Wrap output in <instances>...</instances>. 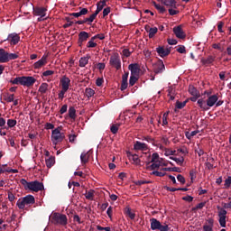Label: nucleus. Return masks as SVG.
<instances>
[{"label":"nucleus","mask_w":231,"mask_h":231,"mask_svg":"<svg viewBox=\"0 0 231 231\" xmlns=\"http://www.w3.org/2000/svg\"><path fill=\"white\" fill-rule=\"evenodd\" d=\"M162 171H164L165 172L169 171H172V172H180V168L178 167H173V168H162Z\"/></svg>","instance_id":"nucleus-47"},{"label":"nucleus","mask_w":231,"mask_h":231,"mask_svg":"<svg viewBox=\"0 0 231 231\" xmlns=\"http://www.w3.org/2000/svg\"><path fill=\"white\" fill-rule=\"evenodd\" d=\"M97 42H91L89 41L88 43H87V48H97Z\"/></svg>","instance_id":"nucleus-62"},{"label":"nucleus","mask_w":231,"mask_h":231,"mask_svg":"<svg viewBox=\"0 0 231 231\" xmlns=\"http://www.w3.org/2000/svg\"><path fill=\"white\" fill-rule=\"evenodd\" d=\"M204 231H214V219L208 218L203 226Z\"/></svg>","instance_id":"nucleus-18"},{"label":"nucleus","mask_w":231,"mask_h":231,"mask_svg":"<svg viewBox=\"0 0 231 231\" xmlns=\"http://www.w3.org/2000/svg\"><path fill=\"white\" fill-rule=\"evenodd\" d=\"M10 42L11 45L15 46V44H19V41H21V36L16 32L10 33L6 39Z\"/></svg>","instance_id":"nucleus-12"},{"label":"nucleus","mask_w":231,"mask_h":231,"mask_svg":"<svg viewBox=\"0 0 231 231\" xmlns=\"http://www.w3.org/2000/svg\"><path fill=\"white\" fill-rule=\"evenodd\" d=\"M17 125V120L15 119H8L7 120V129H12Z\"/></svg>","instance_id":"nucleus-36"},{"label":"nucleus","mask_w":231,"mask_h":231,"mask_svg":"<svg viewBox=\"0 0 231 231\" xmlns=\"http://www.w3.org/2000/svg\"><path fill=\"white\" fill-rule=\"evenodd\" d=\"M162 3L170 8H176V2L174 0H162Z\"/></svg>","instance_id":"nucleus-30"},{"label":"nucleus","mask_w":231,"mask_h":231,"mask_svg":"<svg viewBox=\"0 0 231 231\" xmlns=\"http://www.w3.org/2000/svg\"><path fill=\"white\" fill-rule=\"evenodd\" d=\"M16 59H19V54L7 52V62H10V60H15Z\"/></svg>","instance_id":"nucleus-37"},{"label":"nucleus","mask_w":231,"mask_h":231,"mask_svg":"<svg viewBox=\"0 0 231 231\" xmlns=\"http://www.w3.org/2000/svg\"><path fill=\"white\" fill-rule=\"evenodd\" d=\"M110 66L116 68V69H121L122 68V61L120 60V56L118 53H116L110 57L109 60Z\"/></svg>","instance_id":"nucleus-9"},{"label":"nucleus","mask_w":231,"mask_h":231,"mask_svg":"<svg viewBox=\"0 0 231 231\" xmlns=\"http://www.w3.org/2000/svg\"><path fill=\"white\" fill-rule=\"evenodd\" d=\"M128 69L131 71V75L134 77H140L143 71L142 70V65L138 63H132L128 66Z\"/></svg>","instance_id":"nucleus-8"},{"label":"nucleus","mask_w":231,"mask_h":231,"mask_svg":"<svg viewBox=\"0 0 231 231\" xmlns=\"http://www.w3.org/2000/svg\"><path fill=\"white\" fill-rule=\"evenodd\" d=\"M189 92L190 93V95H192V97H199V92L198 91V89H196V88H194V86L189 87Z\"/></svg>","instance_id":"nucleus-35"},{"label":"nucleus","mask_w":231,"mask_h":231,"mask_svg":"<svg viewBox=\"0 0 231 231\" xmlns=\"http://www.w3.org/2000/svg\"><path fill=\"white\" fill-rule=\"evenodd\" d=\"M173 33L177 37V39H185L187 37V34L185 32H183V28L181 25H178L173 28Z\"/></svg>","instance_id":"nucleus-13"},{"label":"nucleus","mask_w":231,"mask_h":231,"mask_svg":"<svg viewBox=\"0 0 231 231\" xmlns=\"http://www.w3.org/2000/svg\"><path fill=\"white\" fill-rule=\"evenodd\" d=\"M158 158H160V155H158V153H152L151 158L152 164L150 166H147V169L151 167V169L154 171V169H160V165H163V167H167V163H162V162H158Z\"/></svg>","instance_id":"nucleus-7"},{"label":"nucleus","mask_w":231,"mask_h":231,"mask_svg":"<svg viewBox=\"0 0 231 231\" xmlns=\"http://www.w3.org/2000/svg\"><path fill=\"white\" fill-rule=\"evenodd\" d=\"M64 138H66V135L64 134V133H60V127L52 130L51 141H52V143H54V145H57V143L62 142Z\"/></svg>","instance_id":"nucleus-4"},{"label":"nucleus","mask_w":231,"mask_h":231,"mask_svg":"<svg viewBox=\"0 0 231 231\" xmlns=\"http://www.w3.org/2000/svg\"><path fill=\"white\" fill-rule=\"evenodd\" d=\"M45 163L48 169H51L52 165H55V157L51 156L48 159H45Z\"/></svg>","instance_id":"nucleus-27"},{"label":"nucleus","mask_w":231,"mask_h":231,"mask_svg":"<svg viewBox=\"0 0 231 231\" xmlns=\"http://www.w3.org/2000/svg\"><path fill=\"white\" fill-rule=\"evenodd\" d=\"M69 116L72 120H75V118H77V110L75 109V106H69Z\"/></svg>","instance_id":"nucleus-29"},{"label":"nucleus","mask_w":231,"mask_h":231,"mask_svg":"<svg viewBox=\"0 0 231 231\" xmlns=\"http://www.w3.org/2000/svg\"><path fill=\"white\" fill-rule=\"evenodd\" d=\"M46 12H48V9L46 7H41V6L32 7L33 15H37L39 17H46Z\"/></svg>","instance_id":"nucleus-11"},{"label":"nucleus","mask_w":231,"mask_h":231,"mask_svg":"<svg viewBox=\"0 0 231 231\" xmlns=\"http://www.w3.org/2000/svg\"><path fill=\"white\" fill-rule=\"evenodd\" d=\"M146 32L149 33V39H152V37H154V35H156V33H158V28L157 27H152L150 28L149 27H145Z\"/></svg>","instance_id":"nucleus-23"},{"label":"nucleus","mask_w":231,"mask_h":231,"mask_svg":"<svg viewBox=\"0 0 231 231\" xmlns=\"http://www.w3.org/2000/svg\"><path fill=\"white\" fill-rule=\"evenodd\" d=\"M8 51H5V49H0V62L5 64L7 62Z\"/></svg>","instance_id":"nucleus-22"},{"label":"nucleus","mask_w":231,"mask_h":231,"mask_svg":"<svg viewBox=\"0 0 231 231\" xmlns=\"http://www.w3.org/2000/svg\"><path fill=\"white\" fill-rule=\"evenodd\" d=\"M217 100H219V97H217V95L209 96L207 99V104H208V109H210V107H214V106H216Z\"/></svg>","instance_id":"nucleus-17"},{"label":"nucleus","mask_w":231,"mask_h":231,"mask_svg":"<svg viewBox=\"0 0 231 231\" xmlns=\"http://www.w3.org/2000/svg\"><path fill=\"white\" fill-rule=\"evenodd\" d=\"M21 185H23L25 190H32V192H39L44 190V184L39 180H33L28 182L25 179L20 180Z\"/></svg>","instance_id":"nucleus-1"},{"label":"nucleus","mask_w":231,"mask_h":231,"mask_svg":"<svg viewBox=\"0 0 231 231\" xmlns=\"http://www.w3.org/2000/svg\"><path fill=\"white\" fill-rule=\"evenodd\" d=\"M84 196L86 197V199L93 201V198H95V191L93 189H89L88 191H86V194H84Z\"/></svg>","instance_id":"nucleus-32"},{"label":"nucleus","mask_w":231,"mask_h":231,"mask_svg":"<svg viewBox=\"0 0 231 231\" xmlns=\"http://www.w3.org/2000/svg\"><path fill=\"white\" fill-rule=\"evenodd\" d=\"M153 71L154 73H163L165 71V64L162 60H159L153 65Z\"/></svg>","instance_id":"nucleus-15"},{"label":"nucleus","mask_w":231,"mask_h":231,"mask_svg":"<svg viewBox=\"0 0 231 231\" xmlns=\"http://www.w3.org/2000/svg\"><path fill=\"white\" fill-rule=\"evenodd\" d=\"M138 79H140V77L131 75L129 79V86H134V84H136V82L138 81Z\"/></svg>","instance_id":"nucleus-39"},{"label":"nucleus","mask_w":231,"mask_h":231,"mask_svg":"<svg viewBox=\"0 0 231 231\" xmlns=\"http://www.w3.org/2000/svg\"><path fill=\"white\" fill-rule=\"evenodd\" d=\"M120 127V125H112L110 127V131L113 134H116L118 133V128Z\"/></svg>","instance_id":"nucleus-45"},{"label":"nucleus","mask_w":231,"mask_h":231,"mask_svg":"<svg viewBox=\"0 0 231 231\" xmlns=\"http://www.w3.org/2000/svg\"><path fill=\"white\" fill-rule=\"evenodd\" d=\"M49 85L48 83H42L38 91L41 93V95H45V93L48 91Z\"/></svg>","instance_id":"nucleus-28"},{"label":"nucleus","mask_w":231,"mask_h":231,"mask_svg":"<svg viewBox=\"0 0 231 231\" xmlns=\"http://www.w3.org/2000/svg\"><path fill=\"white\" fill-rule=\"evenodd\" d=\"M168 93H169L168 95H169L171 100H174V98H175V97H174V90L172 88H169L168 89Z\"/></svg>","instance_id":"nucleus-61"},{"label":"nucleus","mask_w":231,"mask_h":231,"mask_svg":"<svg viewBox=\"0 0 231 231\" xmlns=\"http://www.w3.org/2000/svg\"><path fill=\"white\" fill-rule=\"evenodd\" d=\"M10 83L16 86H22V77H17L14 79H11Z\"/></svg>","instance_id":"nucleus-43"},{"label":"nucleus","mask_w":231,"mask_h":231,"mask_svg":"<svg viewBox=\"0 0 231 231\" xmlns=\"http://www.w3.org/2000/svg\"><path fill=\"white\" fill-rule=\"evenodd\" d=\"M156 10H158V12H160V14H165V7H163V5H160V4H156L155 2L153 3Z\"/></svg>","instance_id":"nucleus-42"},{"label":"nucleus","mask_w":231,"mask_h":231,"mask_svg":"<svg viewBox=\"0 0 231 231\" xmlns=\"http://www.w3.org/2000/svg\"><path fill=\"white\" fill-rule=\"evenodd\" d=\"M97 15L98 14L97 13H94L88 17V24H91V23H93V21L97 19Z\"/></svg>","instance_id":"nucleus-60"},{"label":"nucleus","mask_w":231,"mask_h":231,"mask_svg":"<svg viewBox=\"0 0 231 231\" xmlns=\"http://www.w3.org/2000/svg\"><path fill=\"white\" fill-rule=\"evenodd\" d=\"M152 174H153L154 176H159V178H162L165 176L166 172L165 171H163V169H162V171H154L152 172Z\"/></svg>","instance_id":"nucleus-46"},{"label":"nucleus","mask_w":231,"mask_h":231,"mask_svg":"<svg viewBox=\"0 0 231 231\" xmlns=\"http://www.w3.org/2000/svg\"><path fill=\"white\" fill-rule=\"evenodd\" d=\"M125 214L126 216H128V217H130V219H134L135 217L134 213H133V211L129 208L126 209Z\"/></svg>","instance_id":"nucleus-53"},{"label":"nucleus","mask_w":231,"mask_h":231,"mask_svg":"<svg viewBox=\"0 0 231 231\" xmlns=\"http://www.w3.org/2000/svg\"><path fill=\"white\" fill-rule=\"evenodd\" d=\"M89 38V33H88L87 32H80L79 33V40H78V44L79 46H82L84 44V42H86V41H88V39Z\"/></svg>","instance_id":"nucleus-16"},{"label":"nucleus","mask_w":231,"mask_h":231,"mask_svg":"<svg viewBox=\"0 0 231 231\" xmlns=\"http://www.w3.org/2000/svg\"><path fill=\"white\" fill-rule=\"evenodd\" d=\"M170 160H173V162H176L178 165H183V162H185V159L183 157H180V158L170 157Z\"/></svg>","instance_id":"nucleus-40"},{"label":"nucleus","mask_w":231,"mask_h":231,"mask_svg":"<svg viewBox=\"0 0 231 231\" xmlns=\"http://www.w3.org/2000/svg\"><path fill=\"white\" fill-rule=\"evenodd\" d=\"M177 180H178V181H180V183H185V177H183L181 174H179L178 176H177Z\"/></svg>","instance_id":"nucleus-63"},{"label":"nucleus","mask_w":231,"mask_h":231,"mask_svg":"<svg viewBox=\"0 0 231 231\" xmlns=\"http://www.w3.org/2000/svg\"><path fill=\"white\" fill-rule=\"evenodd\" d=\"M89 62V58L83 57L79 59V68H86V65Z\"/></svg>","instance_id":"nucleus-34"},{"label":"nucleus","mask_w":231,"mask_h":231,"mask_svg":"<svg viewBox=\"0 0 231 231\" xmlns=\"http://www.w3.org/2000/svg\"><path fill=\"white\" fill-rule=\"evenodd\" d=\"M79 12L78 13H71L69 14V16L70 17H76V18H79V17H82V15H88V8H82V7H79Z\"/></svg>","instance_id":"nucleus-19"},{"label":"nucleus","mask_w":231,"mask_h":231,"mask_svg":"<svg viewBox=\"0 0 231 231\" xmlns=\"http://www.w3.org/2000/svg\"><path fill=\"white\" fill-rule=\"evenodd\" d=\"M37 79L32 76H22V86L24 88H32Z\"/></svg>","instance_id":"nucleus-10"},{"label":"nucleus","mask_w":231,"mask_h":231,"mask_svg":"<svg viewBox=\"0 0 231 231\" xmlns=\"http://www.w3.org/2000/svg\"><path fill=\"white\" fill-rule=\"evenodd\" d=\"M214 57L208 56L206 60H202L203 64H212Z\"/></svg>","instance_id":"nucleus-55"},{"label":"nucleus","mask_w":231,"mask_h":231,"mask_svg":"<svg viewBox=\"0 0 231 231\" xmlns=\"http://www.w3.org/2000/svg\"><path fill=\"white\" fill-rule=\"evenodd\" d=\"M52 223L54 225H60L61 226H66V225H68V217L64 214L53 213Z\"/></svg>","instance_id":"nucleus-3"},{"label":"nucleus","mask_w":231,"mask_h":231,"mask_svg":"<svg viewBox=\"0 0 231 231\" xmlns=\"http://www.w3.org/2000/svg\"><path fill=\"white\" fill-rule=\"evenodd\" d=\"M127 79H129V72H125L122 77L121 91H125V89H127Z\"/></svg>","instance_id":"nucleus-20"},{"label":"nucleus","mask_w":231,"mask_h":231,"mask_svg":"<svg viewBox=\"0 0 231 231\" xmlns=\"http://www.w3.org/2000/svg\"><path fill=\"white\" fill-rule=\"evenodd\" d=\"M104 6H106V1L98 2L95 14H97L98 15V14H100V12H102V10H104Z\"/></svg>","instance_id":"nucleus-33"},{"label":"nucleus","mask_w":231,"mask_h":231,"mask_svg":"<svg viewBox=\"0 0 231 231\" xmlns=\"http://www.w3.org/2000/svg\"><path fill=\"white\" fill-rule=\"evenodd\" d=\"M60 84L61 85V89H69V86H71V79L67 76H63L60 79Z\"/></svg>","instance_id":"nucleus-14"},{"label":"nucleus","mask_w":231,"mask_h":231,"mask_svg":"<svg viewBox=\"0 0 231 231\" xmlns=\"http://www.w3.org/2000/svg\"><path fill=\"white\" fill-rule=\"evenodd\" d=\"M14 97H15V95H14V94L5 93V94H4V100H5V102L10 104V102H14Z\"/></svg>","instance_id":"nucleus-31"},{"label":"nucleus","mask_w":231,"mask_h":231,"mask_svg":"<svg viewBox=\"0 0 231 231\" xmlns=\"http://www.w3.org/2000/svg\"><path fill=\"white\" fill-rule=\"evenodd\" d=\"M65 20L67 23L63 24V28H69V26H73V22H71V18L66 17Z\"/></svg>","instance_id":"nucleus-50"},{"label":"nucleus","mask_w":231,"mask_h":231,"mask_svg":"<svg viewBox=\"0 0 231 231\" xmlns=\"http://www.w3.org/2000/svg\"><path fill=\"white\" fill-rule=\"evenodd\" d=\"M42 66H46V63L41 60L33 64L34 69H40V68H42Z\"/></svg>","instance_id":"nucleus-41"},{"label":"nucleus","mask_w":231,"mask_h":231,"mask_svg":"<svg viewBox=\"0 0 231 231\" xmlns=\"http://www.w3.org/2000/svg\"><path fill=\"white\" fill-rule=\"evenodd\" d=\"M164 154L165 156H175L176 151H172L171 149H165Z\"/></svg>","instance_id":"nucleus-51"},{"label":"nucleus","mask_w":231,"mask_h":231,"mask_svg":"<svg viewBox=\"0 0 231 231\" xmlns=\"http://www.w3.org/2000/svg\"><path fill=\"white\" fill-rule=\"evenodd\" d=\"M185 106H187V101H184V102L177 101V103H176L177 109H183V107H185Z\"/></svg>","instance_id":"nucleus-54"},{"label":"nucleus","mask_w":231,"mask_h":231,"mask_svg":"<svg viewBox=\"0 0 231 231\" xmlns=\"http://www.w3.org/2000/svg\"><path fill=\"white\" fill-rule=\"evenodd\" d=\"M55 71L53 70H46L42 72V77H51V75H54Z\"/></svg>","instance_id":"nucleus-59"},{"label":"nucleus","mask_w":231,"mask_h":231,"mask_svg":"<svg viewBox=\"0 0 231 231\" xmlns=\"http://www.w3.org/2000/svg\"><path fill=\"white\" fill-rule=\"evenodd\" d=\"M217 210H218V223L222 228L226 227V214L227 212L226 211L225 208L217 206Z\"/></svg>","instance_id":"nucleus-5"},{"label":"nucleus","mask_w":231,"mask_h":231,"mask_svg":"<svg viewBox=\"0 0 231 231\" xmlns=\"http://www.w3.org/2000/svg\"><path fill=\"white\" fill-rule=\"evenodd\" d=\"M80 161L82 165H86V163H88L89 162V152H82L80 154Z\"/></svg>","instance_id":"nucleus-24"},{"label":"nucleus","mask_w":231,"mask_h":231,"mask_svg":"<svg viewBox=\"0 0 231 231\" xmlns=\"http://www.w3.org/2000/svg\"><path fill=\"white\" fill-rule=\"evenodd\" d=\"M0 127L2 129H8V127H6V119L1 116H0Z\"/></svg>","instance_id":"nucleus-52"},{"label":"nucleus","mask_w":231,"mask_h":231,"mask_svg":"<svg viewBox=\"0 0 231 231\" xmlns=\"http://www.w3.org/2000/svg\"><path fill=\"white\" fill-rule=\"evenodd\" d=\"M68 92V90L65 88H61L60 92L58 94V97L60 100L64 99V95H66V93Z\"/></svg>","instance_id":"nucleus-57"},{"label":"nucleus","mask_w":231,"mask_h":231,"mask_svg":"<svg viewBox=\"0 0 231 231\" xmlns=\"http://www.w3.org/2000/svg\"><path fill=\"white\" fill-rule=\"evenodd\" d=\"M123 55L124 57H131V52L129 51V49L123 50Z\"/></svg>","instance_id":"nucleus-64"},{"label":"nucleus","mask_w":231,"mask_h":231,"mask_svg":"<svg viewBox=\"0 0 231 231\" xmlns=\"http://www.w3.org/2000/svg\"><path fill=\"white\" fill-rule=\"evenodd\" d=\"M231 185V177H227L225 180L224 188L230 189Z\"/></svg>","instance_id":"nucleus-58"},{"label":"nucleus","mask_w":231,"mask_h":231,"mask_svg":"<svg viewBox=\"0 0 231 231\" xmlns=\"http://www.w3.org/2000/svg\"><path fill=\"white\" fill-rule=\"evenodd\" d=\"M151 228L152 230L169 231V226L166 224L162 225V223L156 218L151 219Z\"/></svg>","instance_id":"nucleus-6"},{"label":"nucleus","mask_w":231,"mask_h":231,"mask_svg":"<svg viewBox=\"0 0 231 231\" xmlns=\"http://www.w3.org/2000/svg\"><path fill=\"white\" fill-rule=\"evenodd\" d=\"M156 51L160 57H167V55L171 54V51L167 48L159 47L156 49Z\"/></svg>","instance_id":"nucleus-21"},{"label":"nucleus","mask_w":231,"mask_h":231,"mask_svg":"<svg viewBox=\"0 0 231 231\" xmlns=\"http://www.w3.org/2000/svg\"><path fill=\"white\" fill-rule=\"evenodd\" d=\"M198 104L200 109H203V111H208V105L207 101L203 100V98L199 99Z\"/></svg>","instance_id":"nucleus-25"},{"label":"nucleus","mask_w":231,"mask_h":231,"mask_svg":"<svg viewBox=\"0 0 231 231\" xmlns=\"http://www.w3.org/2000/svg\"><path fill=\"white\" fill-rule=\"evenodd\" d=\"M134 151H144L145 143L137 141L134 143Z\"/></svg>","instance_id":"nucleus-26"},{"label":"nucleus","mask_w":231,"mask_h":231,"mask_svg":"<svg viewBox=\"0 0 231 231\" xmlns=\"http://www.w3.org/2000/svg\"><path fill=\"white\" fill-rule=\"evenodd\" d=\"M132 160L134 162L136 165H142L141 163L142 160L140 159V157H138V155L136 154L132 155Z\"/></svg>","instance_id":"nucleus-48"},{"label":"nucleus","mask_w":231,"mask_h":231,"mask_svg":"<svg viewBox=\"0 0 231 231\" xmlns=\"http://www.w3.org/2000/svg\"><path fill=\"white\" fill-rule=\"evenodd\" d=\"M198 131H192V132H186L185 133V136L186 138H188V140H190L192 138V136H196V134H198Z\"/></svg>","instance_id":"nucleus-44"},{"label":"nucleus","mask_w":231,"mask_h":231,"mask_svg":"<svg viewBox=\"0 0 231 231\" xmlns=\"http://www.w3.org/2000/svg\"><path fill=\"white\" fill-rule=\"evenodd\" d=\"M35 204V197L33 195H27L23 199H19L16 202V206L20 210H24L26 205H33Z\"/></svg>","instance_id":"nucleus-2"},{"label":"nucleus","mask_w":231,"mask_h":231,"mask_svg":"<svg viewBox=\"0 0 231 231\" xmlns=\"http://www.w3.org/2000/svg\"><path fill=\"white\" fill-rule=\"evenodd\" d=\"M167 118H169V112L164 113L162 116V125H167V124H169V122L167 121Z\"/></svg>","instance_id":"nucleus-56"},{"label":"nucleus","mask_w":231,"mask_h":231,"mask_svg":"<svg viewBox=\"0 0 231 231\" xmlns=\"http://www.w3.org/2000/svg\"><path fill=\"white\" fill-rule=\"evenodd\" d=\"M208 162H206V167L210 170V169H214V164H212V162H214V158L210 157L209 159H208Z\"/></svg>","instance_id":"nucleus-49"},{"label":"nucleus","mask_w":231,"mask_h":231,"mask_svg":"<svg viewBox=\"0 0 231 231\" xmlns=\"http://www.w3.org/2000/svg\"><path fill=\"white\" fill-rule=\"evenodd\" d=\"M85 95L88 97V98H91L95 95V90L91 88L85 89Z\"/></svg>","instance_id":"nucleus-38"}]
</instances>
